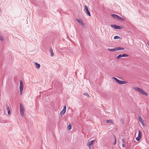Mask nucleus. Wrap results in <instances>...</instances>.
<instances>
[{
	"label": "nucleus",
	"instance_id": "nucleus-20",
	"mask_svg": "<svg viewBox=\"0 0 149 149\" xmlns=\"http://www.w3.org/2000/svg\"><path fill=\"white\" fill-rule=\"evenodd\" d=\"M118 48V50H124V48L123 47H117Z\"/></svg>",
	"mask_w": 149,
	"mask_h": 149
},
{
	"label": "nucleus",
	"instance_id": "nucleus-10",
	"mask_svg": "<svg viewBox=\"0 0 149 149\" xmlns=\"http://www.w3.org/2000/svg\"><path fill=\"white\" fill-rule=\"evenodd\" d=\"M138 118L139 120L141 123L142 124V125L143 126L144 125V124H143V121H144L143 120L142 118V117L140 116H138Z\"/></svg>",
	"mask_w": 149,
	"mask_h": 149
},
{
	"label": "nucleus",
	"instance_id": "nucleus-6",
	"mask_svg": "<svg viewBox=\"0 0 149 149\" xmlns=\"http://www.w3.org/2000/svg\"><path fill=\"white\" fill-rule=\"evenodd\" d=\"M113 28L115 29H122L123 27H121L115 24H111L110 25Z\"/></svg>",
	"mask_w": 149,
	"mask_h": 149
},
{
	"label": "nucleus",
	"instance_id": "nucleus-29",
	"mask_svg": "<svg viewBox=\"0 0 149 149\" xmlns=\"http://www.w3.org/2000/svg\"><path fill=\"white\" fill-rule=\"evenodd\" d=\"M125 139H122V141L123 143H125Z\"/></svg>",
	"mask_w": 149,
	"mask_h": 149
},
{
	"label": "nucleus",
	"instance_id": "nucleus-26",
	"mask_svg": "<svg viewBox=\"0 0 149 149\" xmlns=\"http://www.w3.org/2000/svg\"><path fill=\"white\" fill-rule=\"evenodd\" d=\"M83 95H85L88 97L89 96L88 94L87 93H84Z\"/></svg>",
	"mask_w": 149,
	"mask_h": 149
},
{
	"label": "nucleus",
	"instance_id": "nucleus-4",
	"mask_svg": "<svg viewBox=\"0 0 149 149\" xmlns=\"http://www.w3.org/2000/svg\"><path fill=\"white\" fill-rule=\"evenodd\" d=\"M24 108L21 103H20V111L21 116H23L24 114Z\"/></svg>",
	"mask_w": 149,
	"mask_h": 149
},
{
	"label": "nucleus",
	"instance_id": "nucleus-9",
	"mask_svg": "<svg viewBox=\"0 0 149 149\" xmlns=\"http://www.w3.org/2000/svg\"><path fill=\"white\" fill-rule=\"evenodd\" d=\"M66 106H65L63 107V109L61 111L60 114L62 116L65 113L66 111Z\"/></svg>",
	"mask_w": 149,
	"mask_h": 149
},
{
	"label": "nucleus",
	"instance_id": "nucleus-2",
	"mask_svg": "<svg viewBox=\"0 0 149 149\" xmlns=\"http://www.w3.org/2000/svg\"><path fill=\"white\" fill-rule=\"evenodd\" d=\"M113 78L117 82L120 84H125L127 83V82L125 81L120 80L115 77H113Z\"/></svg>",
	"mask_w": 149,
	"mask_h": 149
},
{
	"label": "nucleus",
	"instance_id": "nucleus-14",
	"mask_svg": "<svg viewBox=\"0 0 149 149\" xmlns=\"http://www.w3.org/2000/svg\"><path fill=\"white\" fill-rule=\"evenodd\" d=\"M50 51L51 53V56H53L54 55V53L53 52L52 49L51 47H50Z\"/></svg>",
	"mask_w": 149,
	"mask_h": 149
},
{
	"label": "nucleus",
	"instance_id": "nucleus-13",
	"mask_svg": "<svg viewBox=\"0 0 149 149\" xmlns=\"http://www.w3.org/2000/svg\"><path fill=\"white\" fill-rule=\"evenodd\" d=\"M94 140H93L90 141H88V145H89V146H91L93 143Z\"/></svg>",
	"mask_w": 149,
	"mask_h": 149
},
{
	"label": "nucleus",
	"instance_id": "nucleus-28",
	"mask_svg": "<svg viewBox=\"0 0 149 149\" xmlns=\"http://www.w3.org/2000/svg\"><path fill=\"white\" fill-rule=\"evenodd\" d=\"M122 147L123 148L125 147V146H125V143H123L122 145Z\"/></svg>",
	"mask_w": 149,
	"mask_h": 149
},
{
	"label": "nucleus",
	"instance_id": "nucleus-21",
	"mask_svg": "<svg viewBox=\"0 0 149 149\" xmlns=\"http://www.w3.org/2000/svg\"><path fill=\"white\" fill-rule=\"evenodd\" d=\"M121 57H122L121 56V54H120L118 56H117V57H116V58L117 59H119Z\"/></svg>",
	"mask_w": 149,
	"mask_h": 149
},
{
	"label": "nucleus",
	"instance_id": "nucleus-17",
	"mask_svg": "<svg viewBox=\"0 0 149 149\" xmlns=\"http://www.w3.org/2000/svg\"><path fill=\"white\" fill-rule=\"evenodd\" d=\"M121 56L122 57H128L129 55L126 54H121Z\"/></svg>",
	"mask_w": 149,
	"mask_h": 149
},
{
	"label": "nucleus",
	"instance_id": "nucleus-18",
	"mask_svg": "<svg viewBox=\"0 0 149 149\" xmlns=\"http://www.w3.org/2000/svg\"><path fill=\"white\" fill-rule=\"evenodd\" d=\"M72 127V125L71 124H69L68 127V129L69 130H70Z\"/></svg>",
	"mask_w": 149,
	"mask_h": 149
},
{
	"label": "nucleus",
	"instance_id": "nucleus-27",
	"mask_svg": "<svg viewBox=\"0 0 149 149\" xmlns=\"http://www.w3.org/2000/svg\"><path fill=\"white\" fill-rule=\"evenodd\" d=\"M0 40L1 41H2L3 40V38L1 36H0Z\"/></svg>",
	"mask_w": 149,
	"mask_h": 149
},
{
	"label": "nucleus",
	"instance_id": "nucleus-31",
	"mask_svg": "<svg viewBox=\"0 0 149 149\" xmlns=\"http://www.w3.org/2000/svg\"><path fill=\"white\" fill-rule=\"evenodd\" d=\"M146 44L149 47V42L148 41L146 42Z\"/></svg>",
	"mask_w": 149,
	"mask_h": 149
},
{
	"label": "nucleus",
	"instance_id": "nucleus-19",
	"mask_svg": "<svg viewBox=\"0 0 149 149\" xmlns=\"http://www.w3.org/2000/svg\"><path fill=\"white\" fill-rule=\"evenodd\" d=\"M106 122L107 123H112L113 121L112 120H109L107 121Z\"/></svg>",
	"mask_w": 149,
	"mask_h": 149
},
{
	"label": "nucleus",
	"instance_id": "nucleus-25",
	"mask_svg": "<svg viewBox=\"0 0 149 149\" xmlns=\"http://www.w3.org/2000/svg\"><path fill=\"white\" fill-rule=\"evenodd\" d=\"M114 138L115 141H114V143H113V144H114V145H115L116 143V136L115 135H114Z\"/></svg>",
	"mask_w": 149,
	"mask_h": 149
},
{
	"label": "nucleus",
	"instance_id": "nucleus-22",
	"mask_svg": "<svg viewBox=\"0 0 149 149\" xmlns=\"http://www.w3.org/2000/svg\"><path fill=\"white\" fill-rule=\"evenodd\" d=\"M120 37L118 36H114V39H120Z\"/></svg>",
	"mask_w": 149,
	"mask_h": 149
},
{
	"label": "nucleus",
	"instance_id": "nucleus-7",
	"mask_svg": "<svg viewBox=\"0 0 149 149\" xmlns=\"http://www.w3.org/2000/svg\"><path fill=\"white\" fill-rule=\"evenodd\" d=\"M76 21H77L79 23L81 26H82L84 27H85V24L84 23V22L82 21L81 19H78L77 18L76 19Z\"/></svg>",
	"mask_w": 149,
	"mask_h": 149
},
{
	"label": "nucleus",
	"instance_id": "nucleus-16",
	"mask_svg": "<svg viewBox=\"0 0 149 149\" xmlns=\"http://www.w3.org/2000/svg\"><path fill=\"white\" fill-rule=\"evenodd\" d=\"M118 20H120L122 21H125V19L123 18H122L119 16V17H118Z\"/></svg>",
	"mask_w": 149,
	"mask_h": 149
},
{
	"label": "nucleus",
	"instance_id": "nucleus-1",
	"mask_svg": "<svg viewBox=\"0 0 149 149\" xmlns=\"http://www.w3.org/2000/svg\"><path fill=\"white\" fill-rule=\"evenodd\" d=\"M134 89L136 90L137 92L141 93L142 94L146 96H148V94L144 92V91L141 88L137 87H135L134 88Z\"/></svg>",
	"mask_w": 149,
	"mask_h": 149
},
{
	"label": "nucleus",
	"instance_id": "nucleus-15",
	"mask_svg": "<svg viewBox=\"0 0 149 149\" xmlns=\"http://www.w3.org/2000/svg\"><path fill=\"white\" fill-rule=\"evenodd\" d=\"M35 64L36 68L38 69H39L40 66V65L37 62L35 63Z\"/></svg>",
	"mask_w": 149,
	"mask_h": 149
},
{
	"label": "nucleus",
	"instance_id": "nucleus-12",
	"mask_svg": "<svg viewBox=\"0 0 149 149\" xmlns=\"http://www.w3.org/2000/svg\"><path fill=\"white\" fill-rule=\"evenodd\" d=\"M111 16L114 18L117 19L118 20V17H119V16L115 14H112L111 15Z\"/></svg>",
	"mask_w": 149,
	"mask_h": 149
},
{
	"label": "nucleus",
	"instance_id": "nucleus-11",
	"mask_svg": "<svg viewBox=\"0 0 149 149\" xmlns=\"http://www.w3.org/2000/svg\"><path fill=\"white\" fill-rule=\"evenodd\" d=\"M108 50L109 51H111V52H114V51H118V48H117V47H116L115 48H114V49H109V48H108Z\"/></svg>",
	"mask_w": 149,
	"mask_h": 149
},
{
	"label": "nucleus",
	"instance_id": "nucleus-8",
	"mask_svg": "<svg viewBox=\"0 0 149 149\" xmlns=\"http://www.w3.org/2000/svg\"><path fill=\"white\" fill-rule=\"evenodd\" d=\"M138 132H139V133H138V136L137 137H136V140L138 141H140V140L141 138V135H142V133H141V131H140V130H139L138 131Z\"/></svg>",
	"mask_w": 149,
	"mask_h": 149
},
{
	"label": "nucleus",
	"instance_id": "nucleus-32",
	"mask_svg": "<svg viewBox=\"0 0 149 149\" xmlns=\"http://www.w3.org/2000/svg\"><path fill=\"white\" fill-rule=\"evenodd\" d=\"M90 149H93V147L91 146H89Z\"/></svg>",
	"mask_w": 149,
	"mask_h": 149
},
{
	"label": "nucleus",
	"instance_id": "nucleus-30",
	"mask_svg": "<svg viewBox=\"0 0 149 149\" xmlns=\"http://www.w3.org/2000/svg\"><path fill=\"white\" fill-rule=\"evenodd\" d=\"M8 111V115H10V110H9Z\"/></svg>",
	"mask_w": 149,
	"mask_h": 149
},
{
	"label": "nucleus",
	"instance_id": "nucleus-24",
	"mask_svg": "<svg viewBox=\"0 0 149 149\" xmlns=\"http://www.w3.org/2000/svg\"><path fill=\"white\" fill-rule=\"evenodd\" d=\"M6 108L7 109V111L10 110L9 107V106H8V104H6Z\"/></svg>",
	"mask_w": 149,
	"mask_h": 149
},
{
	"label": "nucleus",
	"instance_id": "nucleus-5",
	"mask_svg": "<svg viewBox=\"0 0 149 149\" xmlns=\"http://www.w3.org/2000/svg\"><path fill=\"white\" fill-rule=\"evenodd\" d=\"M84 11L89 16H91L90 12L89 11L88 9V7L86 6H84Z\"/></svg>",
	"mask_w": 149,
	"mask_h": 149
},
{
	"label": "nucleus",
	"instance_id": "nucleus-3",
	"mask_svg": "<svg viewBox=\"0 0 149 149\" xmlns=\"http://www.w3.org/2000/svg\"><path fill=\"white\" fill-rule=\"evenodd\" d=\"M20 95H22V91L23 88V84L22 80L20 81L19 85Z\"/></svg>",
	"mask_w": 149,
	"mask_h": 149
},
{
	"label": "nucleus",
	"instance_id": "nucleus-23",
	"mask_svg": "<svg viewBox=\"0 0 149 149\" xmlns=\"http://www.w3.org/2000/svg\"><path fill=\"white\" fill-rule=\"evenodd\" d=\"M107 93H104L103 94V96L104 98H107L106 96L107 95Z\"/></svg>",
	"mask_w": 149,
	"mask_h": 149
}]
</instances>
